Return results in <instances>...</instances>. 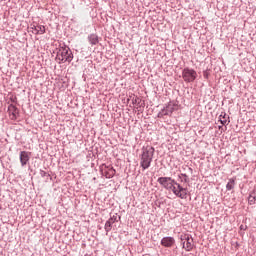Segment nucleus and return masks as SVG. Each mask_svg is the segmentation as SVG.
I'll return each instance as SVG.
<instances>
[{
  "mask_svg": "<svg viewBox=\"0 0 256 256\" xmlns=\"http://www.w3.org/2000/svg\"><path fill=\"white\" fill-rule=\"evenodd\" d=\"M153 155H155V148L153 146L148 145L142 147L140 167H142L143 171L151 167V163H153Z\"/></svg>",
  "mask_w": 256,
  "mask_h": 256,
  "instance_id": "obj_1",
  "label": "nucleus"
},
{
  "mask_svg": "<svg viewBox=\"0 0 256 256\" xmlns=\"http://www.w3.org/2000/svg\"><path fill=\"white\" fill-rule=\"evenodd\" d=\"M56 59L59 63H71L73 61V51L68 46H62L58 49Z\"/></svg>",
  "mask_w": 256,
  "mask_h": 256,
  "instance_id": "obj_2",
  "label": "nucleus"
},
{
  "mask_svg": "<svg viewBox=\"0 0 256 256\" xmlns=\"http://www.w3.org/2000/svg\"><path fill=\"white\" fill-rule=\"evenodd\" d=\"M182 79L185 83H193L197 79V71L186 67L182 70Z\"/></svg>",
  "mask_w": 256,
  "mask_h": 256,
  "instance_id": "obj_3",
  "label": "nucleus"
},
{
  "mask_svg": "<svg viewBox=\"0 0 256 256\" xmlns=\"http://www.w3.org/2000/svg\"><path fill=\"white\" fill-rule=\"evenodd\" d=\"M183 245V249H185V251H193V248L195 247V244L193 243V238L191 237V235L189 234H184L181 235L180 237Z\"/></svg>",
  "mask_w": 256,
  "mask_h": 256,
  "instance_id": "obj_4",
  "label": "nucleus"
},
{
  "mask_svg": "<svg viewBox=\"0 0 256 256\" xmlns=\"http://www.w3.org/2000/svg\"><path fill=\"white\" fill-rule=\"evenodd\" d=\"M170 181H171V177H159L157 179V183H159V185H161L167 191H171Z\"/></svg>",
  "mask_w": 256,
  "mask_h": 256,
  "instance_id": "obj_5",
  "label": "nucleus"
},
{
  "mask_svg": "<svg viewBox=\"0 0 256 256\" xmlns=\"http://www.w3.org/2000/svg\"><path fill=\"white\" fill-rule=\"evenodd\" d=\"M102 175L106 177V179H113L115 177L116 171L113 169V167L104 166V168H101Z\"/></svg>",
  "mask_w": 256,
  "mask_h": 256,
  "instance_id": "obj_6",
  "label": "nucleus"
},
{
  "mask_svg": "<svg viewBox=\"0 0 256 256\" xmlns=\"http://www.w3.org/2000/svg\"><path fill=\"white\" fill-rule=\"evenodd\" d=\"M160 244L162 245V247L171 249V247H173L175 245V238H173L171 236H166V237L162 238Z\"/></svg>",
  "mask_w": 256,
  "mask_h": 256,
  "instance_id": "obj_7",
  "label": "nucleus"
},
{
  "mask_svg": "<svg viewBox=\"0 0 256 256\" xmlns=\"http://www.w3.org/2000/svg\"><path fill=\"white\" fill-rule=\"evenodd\" d=\"M29 155H31V152H27V151L20 152V163L22 167H25V165L29 163V160L31 159V156Z\"/></svg>",
  "mask_w": 256,
  "mask_h": 256,
  "instance_id": "obj_8",
  "label": "nucleus"
},
{
  "mask_svg": "<svg viewBox=\"0 0 256 256\" xmlns=\"http://www.w3.org/2000/svg\"><path fill=\"white\" fill-rule=\"evenodd\" d=\"M30 29H32V33H34V35L45 34V26H43V25L31 24Z\"/></svg>",
  "mask_w": 256,
  "mask_h": 256,
  "instance_id": "obj_9",
  "label": "nucleus"
},
{
  "mask_svg": "<svg viewBox=\"0 0 256 256\" xmlns=\"http://www.w3.org/2000/svg\"><path fill=\"white\" fill-rule=\"evenodd\" d=\"M116 221H117V216H112L106 221L104 226L106 233H109V231L113 229V223H116Z\"/></svg>",
  "mask_w": 256,
  "mask_h": 256,
  "instance_id": "obj_10",
  "label": "nucleus"
},
{
  "mask_svg": "<svg viewBox=\"0 0 256 256\" xmlns=\"http://www.w3.org/2000/svg\"><path fill=\"white\" fill-rule=\"evenodd\" d=\"M162 111H164V113H168L166 116L171 117V115H173V111H175V104L169 102L168 105L162 109Z\"/></svg>",
  "mask_w": 256,
  "mask_h": 256,
  "instance_id": "obj_11",
  "label": "nucleus"
},
{
  "mask_svg": "<svg viewBox=\"0 0 256 256\" xmlns=\"http://www.w3.org/2000/svg\"><path fill=\"white\" fill-rule=\"evenodd\" d=\"M88 41L90 45H98L99 44V36L97 34L88 35Z\"/></svg>",
  "mask_w": 256,
  "mask_h": 256,
  "instance_id": "obj_12",
  "label": "nucleus"
},
{
  "mask_svg": "<svg viewBox=\"0 0 256 256\" xmlns=\"http://www.w3.org/2000/svg\"><path fill=\"white\" fill-rule=\"evenodd\" d=\"M8 113H9V115H12L15 118V117H17V115H19V109L16 108L15 105L10 104L8 106Z\"/></svg>",
  "mask_w": 256,
  "mask_h": 256,
  "instance_id": "obj_13",
  "label": "nucleus"
},
{
  "mask_svg": "<svg viewBox=\"0 0 256 256\" xmlns=\"http://www.w3.org/2000/svg\"><path fill=\"white\" fill-rule=\"evenodd\" d=\"M229 116L225 112H222L219 116V121L221 125H229Z\"/></svg>",
  "mask_w": 256,
  "mask_h": 256,
  "instance_id": "obj_14",
  "label": "nucleus"
},
{
  "mask_svg": "<svg viewBox=\"0 0 256 256\" xmlns=\"http://www.w3.org/2000/svg\"><path fill=\"white\" fill-rule=\"evenodd\" d=\"M184 187L181 186V184H178L175 188H173L172 193H174V195L176 197H183L181 192L183 191Z\"/></svg>",
  "mask_w": 256,
  "mask_h": 256,
  "instance_id": "obj_15",
  "label": "nucleus"
},
{
  "mask_svg": "<svg viewBox=\"0 0 256 256\" xmlns=\"http://www.w3.org/2000/svg\"><path fill=\"white\" fill-rule=\"evenodd\" d=\"M227 191H232V189H235V179L231 178L229 182L226 185Z\"/></svg>",
  "mask_w": 256,
  "mask_h": 256,
  "instance_id": "obj_16",
  "label": "nucleus"
},
{
  "mask_svg": "<svg viewBox=\"0 0 256 256\" xmlns=\"http://www.w3.org/2000/svg\"><path fill=\"white\" fill-rule=\"evenodd\" d=\"M255 201H256L255 192H251V194L248 197L249 205H255Z\"/></svg>",
  "mask_w": 256,
  "mask_h": 256,
  "instance_id": "obj_17",
  "label": "nucleus"
},
{
  "mask_svg": "<svg viewBox=\"0 0 256 256\" xmlns=\"http://www.w3.org/2000/svg\"><path fill=\"white\" fill-rule=\"evenodd\" d=\"M132 103L135 105L137 104L139 107H145V102L141 103V99L139 97H136L132 100Z\"/></svg>",
  "mask_w": 256,
  "mask_h": 256,
  "instance_id": "obj_18",
  "label": "nucleus"
},
{
  "mask_svg": "<svg viewBox=\"0 0 256 256\" xmlns=\"http://www.w3.org/2000/svg\"><path fill=\"white\" fill-rule=\"evenodd\" d=\"M182 196H178L179 199H187V195L189 194V190L187 188H183V190L180 192Z\"/></svg>",
  "mask_w": 256,
  "mask_h": 256,
  "instance_id": "obj_19",
  "label": "nucleus"
},
{
  "mask_svg": "<svg viewBox=\"0 0 256 256\" xmlns=\"http://www.w3.org/2000/svg\"><path fill=\"white\" fill-rule=\"evenodd\" d=\"M170 185H171L170 191H173V189H175L179 185V183L177 181H175V179H172L170 177Z\"/></svg>",
  "mask_w": 256,
  "mask_h": 256,
  "instance_id": "obj_20",
  "label": "nucleus"
},
{
  "mask_svg": "<svg viewBox=\"0 0 256 256\" xmlns=\"http://www.w3.org/2000/svg\"><path fill=\"white\" fill-rule=\"evenodd\" d=\"M167 114H168V113H165V110L162 109V110L158 113L157 117H158L159 119H163V117L167 116Z\"/></svg>",
  "mask_w": 256,
  "mask_h": 256,
  "instance_id": "obj_21",
  "label": "nucleus"
},
{
  "mask_svg": "<svg viewBox=\"0 0 256 256\" xmlns=\"http://www.w3.org/2000/svg\"><path fill=\"white\" fill-rule=\"evenodd\" d=\"M40 175L41 177H51V175H49L47 172L40 170Z\"/></svg>",
  "mask_w": 256,
  "mask_h": 256,
  "instance_id": "obj_22",
  "label": "nucleus"
},
{
  "mask_svg": "<svg viewBox=\"0 0 256 256\" xmlns=\"http://www.w3.org/2000/svg\"><path fill=\"white\" fill-rule=\"evenodd\" d=\"M182 177H184V183H189V176H187V174H181Z\"/></svg>",
  "mask_w": 256,
  "mask_h": 256,
  "instance_id": "obj_23",
  "label": "nucleus"
},
{
  "mask_svg": "<svg viewBox=\"0 0 256 256\" xmlns=\"http://www.w3.org/2000/svg\"><path fill=\"white\" fill-rule=\"evenodd\" d=\"M203 77H205V79H207L209 77V73H207V71L203 72Z\"/></svg>",
  "mask_w": 256,
  "mask_h": 256,
  "instance_id": "obj_24",
  "label": "nucleus"
},
{
  "mask_svg": "<svg viewBox=\"0 0 256 256\" xmlns=\"http://www.w3.org/2000/svg\"><path fill=\"white\" fill-rule=\"evenodd\" d=\"M190 173H193V168H189Z\"/></svg>",
  "mask_w": 256,
  "mask_h": 256,
  "instance_id": "obj_25",
  "label": "nucleus"
},
{
  "mask_svg": "<svg viewBox=\"0 0 256 256\" xmlns=\"http://www.w3.org/2000/svg\"><path fill=\"white\" fill-rule=\"evenodd\" d=\"M252 193H255V197H256V190H254Z\"/></svg>",
  "mask_w": 256,
  "mask_h": 256,
  "instance_id": "obj_26",
  "label": "nucleus"
}]
</instances>
